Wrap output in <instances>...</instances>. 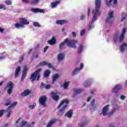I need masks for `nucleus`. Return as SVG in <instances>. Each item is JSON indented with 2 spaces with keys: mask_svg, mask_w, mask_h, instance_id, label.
Here are the masks:
<instances>
[{
  "mask_svg": "<svg viewBox=\"0 0 127 127\" xmlns=\"http://www.w3.org/2000/svg\"><path fill=\"white\" fill-rule=\"evenodd\" d=\"M127 14H126V17H123L121 19V22H123V21H124V20L127 19Z\"/></svg>",
  "mask_w": 127,
  "mask_h": 127,
  "instance_id": "nucleus-51",
  "label": "nucleus"
},
{
  "mask_svg": "<svg viewBox=\"0 0 127 127\" xmlns=\"http://www.w3.org/2000/svg\"><path fill=\"white\" fill-rule=\"evenodd\" d=\"M46 65H47V66H48V67L50 69H51V68H53V66H52L51 64L48 63L46 62V61H44L42 62H40L39 63V64L37 65V67H39V66H40L41 67H42V66H45Z\"/></svg>",
  "mask_w": 127,
  "mask_h": 127,
  "instance_id": "nucleus-11",
  "label": "nucleus"
},
{
  "mask_svg": "<svg viewBox=\"0 0 127 127\" xmlns=\"http://www.w3.org/2000/svg\"><path fill=\"white\" fill-rule=\"evenodd\" d=\"M122 85L121 84L116 85L113 89V93H115V94H117V93H118V91H119V90L122 89Z\"/></svg>",
  "mask_w": 127,
  "mask_h": 127,
  "instance_id": "nucleus-18",
  "label": "nucleus"
},
{
  "mask_svg": "<svg viewBox=\"0 0 127 127\" xmlns=\"http://www.w3.org/2000/svg\"><path fill=\"white\" fill-rule=\"evenodd\" d=\"M0 9H3V10H5L6 9V7L3 4H0Z\"/></svg>",
  "mask_w": 127,
  "mask_h": 127,
  "instance_id": "nucleus-42",
  "label": "nucleus"
},
{
  "mask_svg": "<svg viewBox=\"0 0 127 127\" xmlns=\"http://www.w3.org/2000/svg\"><path fill=\"white\" fill-rule=\"evenodd\" d=\"M2 84H3V82L1 81L0 82V86H1V85H2Z\"/></svg>",
  "mask_w": 127,
  "mask_h": 127,
  "instance_id": "nucleus-63",
  "label": "nucleus"
},
{
  "mask_svg": "<svg viewBox=\"0 0 127 127\" xmlns=\"http://www.w3.org/2000/svg\"><path fill=\"white\" fill-rule=\"evenodd\" d=\"M125 47H127V44L124 43L120 47V51L122 53L125 51Z\"/></svg>",
  "mask_w": 127,
  "mask_h": 127,
  "instance_id": "nucleus-29",
  "label": "nucleus"
},
{
  "mask_svg": "<svg viewBox=\"0 0 127 127\" xmlns=\"http://www.w3.org/2000/svg\"><path fill=\"white\" fill-rule=\"evenodd\" d=\"M61 2V1L60 0L52 2L51 4L52 5V8H54L56 7V6H57V5H58V4H60Z\"/></svg>",
  "mask_w": 127,
  "mask_h": 127,
  "instance_id": "nucleus-26",
  "label": "nucleus"
},
{
  "mask_svg": "<svg viewBox=\"0 0 127 127\" xmlns=\"http://www.w3.org/2000/svg\"><path fill=\"white\" fill-rule=\"evenodd\" d=\"M39 2V0H34L31 2V4H37Z\"/></svg>",
  "mask_w": 127,
  "mask_h": 127,
  "instance_id": "nucleus-41",
  "label": "nucleus"
},
{
  "mask_svg": "<svg viewBox=\"0 0 127 127\" xmlns=\"http://www.w3.org/2000/svg\"><path fill=\"white\" fill-rule=\"evenodd\" d=\"M93 82V80L92 79H88L87 80L85 81L84 83V86L85 88H88V87H90V85Z\"/></svg>",
  "mask_w": 127,
  "mask_h": 127,
  "instance_id": "nucleus-21",
  "label": "nucleus"
},
{
  "mask_svg": "<svg viewBox=\"0 0 127 127\" xmlns=\"http://www.w3.org/2000/svg\"><path fill=\"white\" fill-rule=\"evenodd\" d=\"M113 0L114 4H117L118 3V0H110L109 1L108 0H105V2L107 6H111L112 5V2Z\"/></svg>",
  "mask_w": 127,
  "mask_h": 127,
  "instance_id": "nucleus-16",
  "label": "nucleus"
},
{
  "mask_svg": "<svg viewBox=\"0 0 127 127\" xmlns=\"http://www.w3.org/2000/svg\"><path fill=\"white\" fill-rule=\"evenodd\" d=\"M17 105V102H15L11 104L10 106H9L5 112H7V114L6 115L7 118H9L10 116H11V108H13V107H15Z\"/></svg>",
  "mask_w": 127,
  "mask_h": 127,
  "instance_id": "nucleus-8",
  "label": "nucleus"
},
{
  "mask_svg": "<svg viewBox=\"0 0 127 127\" xmlns=\"http://www.w3.org/2000/svg\"><path fill=\"white\" fill-rule=\"evenodd\" d=\"M39 56V55L37 54L35 56V58H38Z\"/></svg>",
  "mask_w": 127,
  "mask_h": 127,
  "instance_id": "nucleus-60",
  "label": "nucleus"
},
{
  "mask_svg": "<svg viewBox=\"0 0 127 127\" xmlns=\"http://www.w3.org/2000/svg\"><path fill=\"white\" fill-rule=\"evenodd\" d=\"M6 111L4 110H0V118H1L3 116V114L5 113Z\"/></svg>",
  "mask_w": 127,
  "mask_h": 127,
  "instance_id": "nucleus-39",
  "label": "nucleus"
},
{
  "mask_svg": "<svg viewBox=\"0 0 127 127\" xmlns=\"http://www.w3.org/2000/svg\"><path fill=\"white\" fill-rule=\"evenodd\" d=\"M30 94H32V90L26 89L24 92L21 93V96L22 97H26V96H28V95H30Z\"/></svg>",
  "mask_w": 127,
  "mask_h": 127,
  "instance_id": "nucleus-12",
  "label": "nucleus"
},
{
  "mask_svg": "<svg viewBox=\"0 0 127 127\" xmlns=\"http://www.w3.org/2000/svg\"><path fill=\"white\" fill-rule=\"evenodd\" d=\"M4 2L7 5H11V4H12V2H11V0H5Z\"/></svg>",
  "mask_w": 127,
  "mask_h": 127,
  "instance_id": "nucleus-37",
  "label": "nucleus"
},
{
  "mask_svg": "<svg viewBox=\"0 0 127 127\" xmlns=\"http://www.w3.org/2000/svg\"><path fill=\"white\" fill-rule=\"evenodd\" d=\"M120 99L121 100H125V99H126V96L124 95H121L120 96Z\"/></svg>",
  "mask_w": 127,
  "mask_h": 127,
  "instance_id": "nucleus-50",
  "label": "nucleus"
},
{
  "mask_svg": "<svg viewBox=\"0 0 127 127\" xmlns=\"http://www.w3.org/2000/svg\"><path fill=\"white\" fill-rule=\"evenodd\" d=\"M126 28H124L122 30V32L121 33V36L119 37V33L116 34L114 36V41L116 43L118 42V40H119V42H123L124 41V39H125V35L126 34Z\"/></svg>",
  "mask_w": 127,
  "mask_h": 127,
  "instance_id": "nucleus-4",
  "label": "nucleus"
},
{
  "mask_svg": "<svg viewBox=\"0 0 127 127\" xmlns=\"http://www.w3.org/2000/svg\"><path fill=\"white\" fill-rule=\"evenodd\" d=\"M14 86L13 85V83L11 82V81H9L6 85V87L9 89L7 90V93L8 95H10L11 93H12V90L14 88Z\"/></svg>",
  "mask_w": 127,
  "mask_h": 127,
  "instance_id": "nucleus-10",
  "label": "nucleus"
},
{
  "mask_svg": "<svg viewBox=\"0 0 127 127\" xmlns=\"http://www.w3.org/2000/svg\"><path fill=\"white\" fill-rule=\"evenodd\" d=\"M58 120L56 119H54L52 120H51L49 122L48 125L46 126V127H51L53 126L54 124H56Z\"/></svg>",
  "mask_w": 127,
  "mask_h": 127,
  "instance_id": "nucleus-20",
  "label": "nucleus"
},
{
  "mask_svg": "<svg viewBox=\"0 0 127 127\" xmlns=\"http://www.w3.org/2000/svg\"><path fill=\"white\" fill-rule=\"evenodd\" d=\"M25 127H31V125H30V124L29 123H27V125Z\"/></svg>",
  "mask_w": 127,
  "mask_h": 127,
  "instance_id": "nucleus-57",
  "label": "nucleus"
},
{
  "mask_svg": "<svg viewBox=\"0 0 127 127\" xmlns=\"http://www.w3.org/2000/svg\"><path fill=\"white\" fill-rule=\"evenodd\" d=\"M85 30H82L80 31V36H83V35H84V34H85Z\"/></svg>",
  "mask_w": 127,
  "mask_h": 127,
  "instance_id": "nucleus-45",
  "label": "nucleus"
},
{
  "mask_svg": "<svg viewBox=\"0 0 127 127\" xmlns=\"http://www.w3.org/2000/svg\"><path fill=\"white\" fill-rule=\"evenodd\" d=\"M62 87H64V89H67L69 87V82H64Z\"/></svg>",
  "mask_w": 127,
  "mask_h": 127,
  "instance_id": "nucleus-34",
  "label": "nucleus"
},
{
  "mask_svg": "<svg viewBox=\"0 0 127 127\" xmlns=\"http://www.w3.org/2000/svg\"><path fill=\"white\" fill-rule=\"evenodd\" d=\"M5 59V56L0 57V61H2V60H4Z\"/></svg>",
  "mask_w": 127,
  "mask_h": 127,
  "instance_id": "nucleus-55",
  "label": "nucleus"
},
{
  "mask_svg": "<svg viewBox=\"0 0 127 127\" xmlns=\"http://www.w3.org/2000/svg\"><path fill=\"white\" fill-rule=\"evenodd\" d=\"M3 31H4V29L0 28V32L2 33V32H3Z\"/></svg>",
  "mask_w": 127,
  "mask_h": 127,
  "instance_id": "nucleus-56",
  "label": "nucleus"
},
{
  "mask_svg": "<svg viewBox=\"0 0 127 127\" xmlns=\"http://www.w3.org/2000/svg\"><path fill=\"white\" fill-rule=\"evenodd\" d=\"M83 48L84 46H83V44H80L79 47L78 48L77 53H78V54H81V53H82V51H83Z\"/></svg>",
  "mask_w": 127,
  "mask_h": 127,
  "instance_id": "nucleus-27",
  "label": "nucleus"
},
{
  "mask_svg": "<svg viewBox=\"0 0 127 127\" xmlns=\"http://www.w3.org/2000/svg\"><path fill=\"white\" fill-rule=\"evenodd\" d=\"M27 124V121H23L21 122V126H22V127H24L26 126Z\"/></svg>",
  "mask_w": 127,
  "mask_h": 127,
  "instance_id": "nucleus-43",
  "label": "nucleus"
},
{
  "mask_svg": "<svg viewBox=\"0 0 127 127\" xmlns=\"http://www.w3.org/2000/svg\"><path fill=\"white\" fill-rule=\"evenodd\" d=\"M108 15L109 17L106 20V23H113L114 22V19H113V17H114V11L109 12Z\"/></svg>",
  "mask_w": 127,
  "mask_h": 127,
  "instance_id": "nucleus-9",
  "label": "nucleus"
},
{
  "mask_svg": "<svg viewBox=\"0 0 127 127\" xmlns=\"http://www.w3.org/2000/svg\"><path fill=\"white\" fill-rule=\"evenodd\" d=\"M45 89H46V90H49V89H50V88H51V85H45Z\"/></svg>",
  "mask_w": 127,
  "mask_h": 127,
  "instance_id": "nucleus-46",
  "label": "nucleus"
},
{
  "mask_svg": "<svg viewBox=\"0 0 127 127\" xmlns=\"http://www.w3.org/2000/svg\"><path fill=\"white\" fill-rule=\"evenodd\" d=\"M28 70V68H27V66H25L23 70V73L22 75L21 81H23L24 79H25L26 77V74H27V70Z\"/></svg>",
  "mask_w": 127,
  "mask_h": 127,
  "instance_id": "nucleus-15",
  "label": "nucleus"
},
{
  "mask_svg": "<svg viewBox=\"0 0 127 127\" xmlns=\"http://www.w3.org/2000/svg\"><path fill=\"white\" fill-rule=\"evenodd\" d=\"M90 8H88V11H87L88 16H89V15H90Z\"/></svg>",
  "mask_w": 127,
  "mask_h": 127,
  "instance_id": "nucleus-58",
  "label": "nucleus"
},
{
  "mask_svg": "<svg viewBox=\"0 0 127 127\" xmlns=\"http://www.w3.org/2000/svg\"><path fill=\"white\" fill-rule=\"evenodd\" d=\"M72 37H73V38H75V37H76V36H77V34H76V33L75 32H72Z\"/></svg>",
  "mask_w": 127,
  "mask_h": 127,
  "instance_id": "nucleus-48",
  "label": "nucleus"
},
{
  "mask_svg": "<svg viewBox=\"0 0 127 127\" xmlns=\"http://www.w3.org/2000/svg\"><path fill=\"white\" fill-rule=\"evenodd\" d=\"M33 26L35 27H41L40 24H39V23L37 22H33Z\"/></svg>",
  "mask_w": 127,
  "mask_h": 127,
  "instance_id": "nucleus-36",
  "label": "nucleus"
},
{
  "mask_svg": "<svg viewBox=\"0 0 127 127\" xmlns=\"http://www.w3.org/2000/svg\"><path fill=\"white\" fill-rule=\"evenodd\" d=\"M67 22H68V21L65 20H58L56 21V24H60V25L65 24V23H67Z\"/></svg>",
  "mask_w": 127,
  "mask_h": 127,
  "instance_id": "nucleus-25",
  "label": "nucleus"
},
{
  "mask_svg": "<svg viewBox=\"0 0 127 127\" xmlns=\"http://www.w3.org/2000/svg\"><path fill=\"white\" fill-rule=\"evenodd\" d=\"M47 101V97L46 96H42L39 99V103L43 108L46 107V101Z\"/></svg>",
  "mask_w": 127,
  "mask_h": 127,
  "instance_id": "nucleus-7",
  "label": "nucleus"
},
{
  "mask_svg": "<svg viewBox=\"0 0 127 127\" xmlns=\"http://www.w3.org/2000/svg\"><path fill=\"white\" fill-rule=\"evenodd\" d=\"M48 43L49 44H50V45H54V44L56 43V39L55 38V37H53L51 40L48 41Z\"/></svg>",
  "mask_w": 127,
  "mask_h": 127,
  "instance_id": "nucleus-24",
  "label": "nucleus"
},
{
  "mask_svg": "<svg viewBox=\"0 0 127 127\" xmlns=\"http://www.w3.org/2000/svg\"><path fill=\"white\" fill-rule=\"evenodd\" d=\"M23 2H26V3H29V0H22Z\"/></svg>",
  "mask_w": 127,
  "mask_h": 127,
  "instance_id": "nucleus-54",
  "label": "nucleus"
},
{
  "mask_svg": "<svg viewBox=\"0 0 127 127\" xmlns=\"http://www.w3.org/2000/svg\"><path fill=\"white\" fill-rule=\"evenodd\" d=\"M40 89H44L45 88V84H44V83L41 82L40 85Z\"/></svg>",
  "mask_w": 127,
  "mask_h": 127,
  "instance_id": "nucleus-44",
  "label": "nucleus"
},
{
  "mask_svg": "<svg viewBox=\"0 0 127 127\" xmlns=\"http://www.w3.org/2000/svg\"><path fill=\"white\" fill-rule=\"evenodd\" d=\"M85 126H87V123L83 122L82 124H81L80 127H85Z\"/></svg>",
  "mask_w": 127,
  "mask_h": 127,
  "instance_id": "nucleus-53",
  "label": "nucleus"
},
{
  "mask_svg": "<svg viewBox=\"0 0 127 127\" xmlns=\"http://www.w3.org/2000/svg\"><path fill=\"white\" fill-rule=\"evenodd\" d=\"M76 43H78L77 40H69V38H66L64 40L63 42H62L59 45V48L60 50H63V49L64 48V46H65V44H67V46H68V47H71V48H77V46H76Z\"/></svg>",
  "mask_w": 127,
  "mask_h": 127,
  "instance_id": "nucleus-2",
  "label": "nucleus"
},
{
  "mask_svg": "<svg viewBox=\"0 0 127 127\" xmlns=\"http://www.w3.org/2000/svg\"><path fill=\"white\" fill-rule=\"evenodd\" d=\"M36 106V103H34L33 104V105L29 106L28 107V108H29V109H32V110H33V109L34 108H35Z\"/></svg>",
  "mask_w": 127,
  "mask_h": 127,
  "instance_id": "nucleus-40",
  "label": "nucleus"
},
{
  "mask_svg": "<svg viewBox=\"0 0 127 127\" xmlns=\"http://www.w3.org/2000/svg\"><path fill=\"white\" fill-rule=\"evenodd\" d=\"M15 27H16V28H24V25L22 24V23L20 24L17 22L15 23Z\"/></svg>",
  "mask_w": 127,
  "mask_h": 127,
  "instance_id": "nucleus-30",
  "label": "nucleus"
},
{
  "mask_svg": "<svg viewBox=\"0 0 127 127\" xmlns=\"http://www.w3.org/2000/svg\"><path fill=\"white\" fill-rule=\"evenodd\" d=\"M109 108H110L109 105H107L104 106L102 109V110L100 115H102L104 117H106V116H107L108 118L112 117V116L114 115V113H116V111H117V110L116 109V108H113L112 109L110 112L108 113V111H109V110H110Z\"/></svg>",
  "mask_w": 127,
  "mask_h": 127,
  "instance_id": "nucleus-3",
  "label": "nucleus"
},
{
  "mask_svg": "<svg viewBox=\"0 0 127 127\" xmlns=\"http://www.w3.org/2000/svg\"><path fill=\"white\" fill-rule=\"evenodd\" d=\"M11 104V101H10V100L9 99H6V102L4 104V106H5L6 107H7V106H10V104Z\"/></svg>",
  "mask_w": 127,
  "mask_h": 127,
  "instance_id": "nucleus-35",
  "label": "nucleus"
},
{
  "mask_svg": "<svg viewBox=\"0 0 127 127\" xmlns=\"http://www.w3.org/2000/svg\"><path fill=\"white\" fill-rule=\"evenodd\" d=\"M24 55H23L22 57H21V58L20 59V60H19V61L20 62H22V61H23V59H24Z\"/></svg>",
  "mask_w": 127,
  "mask_h": 127,
  "instance_id": "nucleus-49",
  "label": "nucleus"
},
{
  "mask_svg": "<svg viewBox=\"0 0 127 127\" xmlns=\"http://www.w3.org/2000/svg\"><path fill=\"white\" fill-rule=\"evenodd\" d=\"M50 73H51V72L50 71V70L47 69L45 70L44 73V77H45V78H46V77H49V75H50Z\"/></svg>",
  "mask_w": 127,
  "mask_h": 127,
  "instance_id": "nucleus-32",
  "label": "nucleus"
},
{
  "mask_svg": "<svg viewBox=\"0 0 127 127\" xmlns=\"http://www.w3.org/2000/svg\"><path fill=\"white\" fill-rule=\"evenodd\" d=\"M58 78H59V74L58 73L55 74L53 77V83H54V82L56 81Z\"/></svg>",
  "mask_w": 127,
  "mask_h": 127,
  "instance_id": "nucleus-33",
  "label": "nucleus"
},
{
  "mask_svg": "<svg viewBox=\"0 0 127 127\" xmlns=\"http://www.w3.org/2000/svg\"><path fill=\"white\" fill-rule=\"evenodd\" d=\"M31 52H32V49H31V50H30L29 51L28 54H29V55H30V53H31Z\"/></svg>",
  "mask_w": 127,
  "mask_h": 127,
  "instance_id": "nucleus-61",
  "label": "nucleus"
},
{
  "mask_svg": "<svg viewBox=\"0 0 127 127\" xmlns=\"http://www.w3.org/2000/svg\"><path fill=\"white\" fill-rule=\"evenodd\" d=\"M73 91L75 93V94H81L82 92H84V89H77V88H74L73 89Z\"/></svg>",
  "mask_w": 127,
  "mask_h": 127,
  "instance_id": "nucleus-28",
  "label": "nucleus"
},
{
  "mask_svg": "<svg viewBox=\"0 0 127 127\" xmlns=\"http://www.w3.org/2000/svg\"><path fill=\"white\" fill-rule=\"evenodd\" d=\"M125 87H127V80L125 81Z\"/></svg>",
  "mask_w": 127,
  "mask_h": 127,
  "instance_id": "nucleus-62",
  "label": "nucleus"
},
{
  "mask_svg": "<svg viewBox=\"0 0 127 127\" xmlns=\"http://www.w3.org/2000/svg\"><path fill=\"white\" fill-rule=\"evenodd\" d=\"M72 116H73V110H69L64 115V117L66 118H68V119H71L72 118Z\"/></svg>",
  "mask_w": 127,
  "mask_h": 127,
  "instance_id": "nucleus-17",
  "label": "nucleus"
},
{
  "mask_svg": "<svg viewBox=\"0 0 127 127\" xmlns=\"http://www.w3.org/2000/svg\"><path fill=\"white\" fill-rule=\"evenodd\" d=\"M91 98H92V97H91V96L88 97V99H87V102H90Z\"/></svg>",
  "mask_w": 127,
  "mask_h": 127,
  "instance_id": "nucleus-59",
  "label": "nucleus"
},
{
  "mask_svg": "<svg viewBox=\"0 0 127 127\" xmlns=\"http://www.w3.org/2000/svg\"><path fill=\"white\" fill-rule=\"evenodd\" d=\"M83 67H84V64H81L80 68H76L74 70H73L72 75L74 76V75H76V74H78V73L80 72V70L83 69Z\"/></svg>",
  "mask_w": 127,
  "mask_h": 127,
  "instance_id": "nucleus-13",
  "label": "nucleus"
},
{
  "mask_svg": "<svg viewBox=\"0 0 127 127\" xmlns=\"http://www.w3.org/2000/svg\"><path fill=\"white\" fill-rule=\"evenodd\" d=\"M85 18H86V16L84 14H81L79 16V20H85Z\"/></svg>",
  "mask_w": 127,
  "mask_h": 127,
  "instance_id": "nucleus-38",
  "label": "nucleus"
},
{
  "mask_svg": "<svg viewBox=\"0 0 127 127\" xmlns=\"http://www.w3.org/2000/svg\"><path fill=\"white\" fill-rule=\"evenodd\" d=\"M20 71H21V68L20 66H18L15 71V77L16 78L18 77L19 75V73H20Z\"/></svg>",
  "mask_w": 127,
  "mask_h": 127,
  "instance_id": "nucleus-23",
  "label": "nucleus"
},
{
  "mask_svg": "<svg viewBox=\"0 0 127 127\" xmlns=\"http://www.w3.org/2000/svg\"><path fill=\"white\" fill-rule=\"evenodd\" d=\"M42 70L41 68H39L36 70L34 73H32L30 78L31 82H34L35 80L39 81L40 79V72Z\"/></svg>",
  "mask_w": 127,
  "mask_h": 127,
  "instance_id": "nucleus-6",
  "label": "nucleus"
},
{
  "mask_svg": "<svg viewBox=\"0 0 127 127\" xmlns=\"http://www.w3.org/2000/svg\"><path fill=\"white\" fill-rule=\"evenodd\" d=\"M64 104H66L65 105H64L62 108H61L62 106H63ZM69 104V100L68 99H64L61 102L60 104L59 105V106L57 107L58 110H59L60 113H62L63 114L65 113V110L67 108H68V104Z\"/></svg>",
  "mask_w": 127,
  "mask_h": 127,
  "instance_id": "nucleus-5",
  "label": "nucleus"
},
{
  "mask_svg": "<svg viewBox=\"0 0 127 127\" xmlns=\"http://www.w3.org/2000/svg\"><path fill=\"white\" fill-rule=\"evenodd\" d=\"M90 93L91 94H94V91L93 90L91 91Z\"/></svg>",
  "mask_w": 127,
  "mask_h": 127,
  "instance_id": "nucleus-64",
  "label": "nucleus"
},
{
  "mask_svg": "<svg viewBox=\"0 0 127 127\" xmlns=\"http://www.w3.org/2000/svg\"><path fill=\"white\" fill-rule=\"evenodd\" d=\"M64 59V54L61 53L58 55V61H62Z\"/></svg>",
  "mask_w": 127,
  "mask_h": 127,
  "instance_id": "nucleus-31",
  "label": "nucleus"
},
{
  "mask_svg": "<svg viewBox=\"0 0 127 127\" xmlns=\"http://www.w3.org/2000/svg\"><path fill=\"white\" fill-rule=\"evenodd\" d=\"M20 23H22L23 25H25V24H29V21L27 20L25 18H20Z\"/></svg>",
  "mask_w": 127,
  "mask_h": 127,
  "instance_id": "nucleus-22",
  "label": "nucleus"
},
{
  "mask_svg": "<svg viewBox=\"0 0 127 127\" xmlns=\"http://www.w3.org/2000/svg\"><path fill=\"white\" fill-rule=\"evenodd\" d=\"M91 105L92 107H94L95 106V99H93L91 102Z\"/></svg>",
  "mask_w": 127,
  "mask_h": 127,
  "instance_id": "nucleus-47",
  "label": "nucleus"
},
{
  "mask_svg": "<svg viewBox=\"0 0 127 127\" xmlns=\"http://www.w3.org/2000/svg\"><path fill=\"white\" fill-rule=\"evenodd\" d=\"M102 1L101 0H95V8L92 11L93 16L91 24L89 25L88 29L90 30L93 27V23L97 20V16L101 15V12H100V8H101V4Z\"/></svg>",
  "mask_w": 127,
  "mask_h": 127,
  "instance_id": "nucleus-1",
  "label": "nucleus"
},
{
  "mask_svg": "<svg viewBox=\"0 0 127 127\" xmlns=\"http://www.w3.org/2000/svg\"><path fill=\"white\" fill-rule=\"evenodd\" d=\"M51 96L52 99L54 100V101H57L58 100H59V95L57 94V93H55L54 92H52L51 93Z\"/></svg>",
  "mask_w": 127,
  "mask_h": 127,
  "instance_id": "nucleus-19",
  "label": "nucleus"
},
{
  "mask_svg": "<svg viewBox=\"0 0 127 127\" xmlns=\"http://www.w3.org/2000/svg\"><path fill=\"white\" fill-rule=\"evenodd\" d=\"M31 10V11L34 12V13H37V12H40V13H44V10L39 8H32Z\"/></svg>",
  "mask_w": 127,
  "mask_h": 127,
  "instance_id": "nucleus-14",
  "label": "nucleus"
},
{
  "mask_svg": "<svg viewBox=\"0 0 127 127\" xmlns=\"http://www.w3.org/2000/svg\"><path fill=\"white\" fill-rule=\"evenodd\" d=\"M49 48V46H46V47L44 48V52L45 53L46 51H47V50Z\"/></svg>",
  "mask_w": 127,
  "mask_h": 127,
  "instance_id": "nucleus-52",
  "label": "nucleus"
}]
</instances>
